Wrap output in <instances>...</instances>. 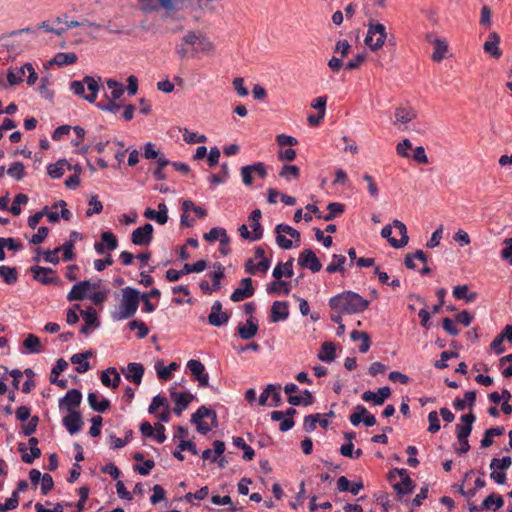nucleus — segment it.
Masks as SVG:
<instances>
[{"label": "nucleus", "instance_id": "obj_20", "mask_svg": "<svg viewBox=\"0 0 512 512\" xmlns=\"http://www.w3.org/2000/svg\"><path fill=\"white\" fill-rule=\"evenodd\" d=\"M240 285L241 286L236 288L231 294L230 298L233 302H240L254 295L255 290L252 286L251 278L242 279Z\"/></svg>", "mask_w": 512, "mask_h": 512}, {"label": "nucleus", "instance_id": "obj_15", "mask_svg": "<svg viewBox=\"0 0 512 512\" xmlns=\"http://www.w3.org/2000/svg\"><path fill=\"white\" fill-rule=\"evenodd\" d=\"M229 320V315L222 310L220 301H215L211 307V312L208 315V322L214 327L225 325Z\"/></svg>", "mask_w": 512, "mask_h": 512}, {"label": "nucleus", "instance_id": "obj_1", "mask_svg": "<svg viewBox=\"0 0 512 512\" xmlns=\"http://www.w3.org/2000/svg\"><path fill=\"white\" fill-rule=\"evenodd\" d=\"M214 49L213 42L205 33L189 30L175 46V53L181 60H186L212 53Z\"/></svg>", "mask_w": 512, "mask_h": 512}, {"label": "nucleus", "instance_id": "obj_27", "mask_svg": "<svg viewBox=\"0 0 512 512\" xmlns=\"http://www.w3.org/2000/svg\"><path fill=\"white\" fill-rule=\"evenodd\" d=\"M100 380L105 387L115 389L119 386L121 382V376L116 368L109 367L106 370L102 371Z\"/></svg>", "mask_w": 512, "mask_h": 512}, {"label": "nucleus", "instance_id": "obj_23", "mask_svg": "<svg viewBox=\"0 0 512 512\" xmlns=\"http://www.w3.org/2000/svg\"><path fill=\"white\" fill-rule=\"evenodd\" d=\"M391 395V390L388 386L380 387L377 392L370 390L362 394V400L365 402H373L375 405H382L387 398Z\"/></svg>", "mask_w": 512, "mask_h": 512}, {"label": "nucleus", "instance_id": "obj_44", "mask_svg": "<svg viewBox=\"0 0 512 512\" xmlns=\"http://www.w3.org/2000/svg\"><path fill=\"white\" fill-rule=\"evenodd\" d=\"M0 277L3 279V281L8 284L12 285L17 282L18 280V272L15 267H9L6 265L0 266Z\"/></svg>", "mask_w": 512, "mask_h": 512}, {"label": "nucleus", "instance_id": "obj_18", "mask_svg": "<svg viewBox=\"0 0 512 512\" xmlns=\"http://www.w3.org/2000/svg\"><path fill=\"white\" fill-rule=\"evenodd\" d=\"M118 246V240L116 236L110 232L106 231L101 234V242H96L94 244V249L97 254H104L105 250L113 251Z\"/></svg>", "mask_w": 512, "mask_h": 512}, {"label": "nucleus", "instance_id": "obj_28", "mask_svg": "<svg viewBox=\"0 0 512 512\" xmlns=\"http://www.w3.org/2000/svg\"><path fill=\"white\" fill-rule=\"evenodd\" d=\"M500 37L496 32H491L488 36V39L485 41L483 45V49L486 53L491 55L493 58H500L502 55V51L499 48Z\"/></svg>", "mask_w": 512, "mask_h": 512}, {"label": "nucleus", "instance_id": "obj_3", "mask_svg": "<svg viewBox=\"0 0 512 512\" xmlns=\"http://www.w3.org/2000/svg\"><path fill=\"white\" fill-rule=\"evenodd\" d=\"M140 301V292L132 287L122 289V299L118 308L111 314L115 321H122L131 318L137 312Z\"/></svg>", "mask_w": 512, "mask_h": 512}, {"label": "nucleus", "instance_id": "obj_19", "mask_svg": "<svg viewBox=\"0 0 512 512\" xmlns=\"http://www.w3.org/2000/svg\"><path fill=\"white\" fill-rule=\"evenodd\" d=\"M82 400V393L78 389L69 390L66 395L59 400V408H66L69 412L75 411Z\"/></svg>", "mask_w": 512, "mask_h": 512}, {"label": "nucleus", "instance_id": "obj_38", "mask_svg": "<svg viewBox=\"0 0 512 512\" xmlns=\"http://www.w3.org/2000/svg\"><path fill=\"white\" fill-rule=\"evenodd\" d=\"M204 239L209 242H213L219 240L223 243H229L230 238L227 235V232L222 227H214L208 233L204 234Z\"/></svg>", "mask_w": 512, "mask_h": 512}, {"label": "nucleus", "instance_id": "obj_26", "mask_svg": "<svg viewBox=\"0 0 512 512\" xmlns=\"http://www.w3.org/2000/svg\"><path fill=\"white\" fill-rule=\"evenodd\" d=\"M289 316V306L285 301H275L271 307L270 321L277 323L284 321Z\"/></svg>", "mask_w": 512, "mask_h": 512}, {"label": "nucleus", "instance_id": "obj_55", "mask_svg": "<svg viewBox=\"0 0 512 512\" xmlns=\"http://www.w3.org/2000/svg\"><path fill=\"white\" fill-rule=\"evenodd\" d=\"M65 160H59L54 164H49L47 167V173L51 178H60L65 172Z\"/></svg>", "mask_w": 512, "mask_h": 512}, {"label": "nucleus", "instance_id": "obj_24", "mask_svg": "<svg viewBox=\"0 0 512 512\" xmlns=\"http://www.w3.org/2000/svg\"><path fill=\"white\" fill-rule=\"evenodd\" d=\"M475 419L476 418L473 413H468L461 416V423L456 425L457 438H461L464 440L465 438L469 437Z\"/></svg>", "mask_w": 512, "mask_h": 512}, {"label": "nucleus", "instance_id": "obj_33", "mask_svg": "<svg viewBox=\"0 0 512 512\" xmlns=\"http://www.w3.org/2000/svg\"><path fill=\"white\" fill-rule=\"evenodd\" d=\"M98 392H90L87 400L90 407L96 412H105L110 407V401L106 398L99 400Z\"/></svg>", "mask_w": 512, "mask_h": 512}, {"label": "nucleus", "instance_id": "obj_35", "mask_svg": "<svg viewBox=\"0 0 512 512\" xmlns=\"http://www.w3.org/2000/svg\"><path fill=\"white\" fill-rule=\"evenodd\" d=\"M318 358L323 361L330 363L336 358V347L333 342H324L319 350Z\"/></svg>", "mask_w": 512, "mask_h": 512}, {"label": "nucleus", "instance_id": "obj_36", "mask_svg": "<svg viewBox=\"0 0 512 512\" xmlns=\"http://www.w3.org/2000/svg\"><path fill=\"white\" fill-rule=\"evenodd\" d=\"M416 117V112L411 107H400L395 111V123L407 124Z\"/></svg>", "mask_w": 512, "mask_h": 512}, {"label": "nucleus", "instance_id": "obj_45", "mask_svg": "<svg viewBox=\"0 0 512 512\" xmlns=\"http://www.w3.org/2000/svg\"><path fill=\"white\" fill-rule=\"evenodd\" d=\"M476 393L475 391H467L464 394V399L456 398L454 400V408L458 411L464 410L466 405L472 407L475 404Z\"/></svg>", "mask_w": 512, "mask_h": 512}, {"label": "nucleus", "instance_id": "obj_11", "mask_svg": "<svg viewBox=\"0 0 512 512\" xmlns=\"http://www.w3.org/2000/svg\"><path fill=\"white\" fill-rule=\"evenodd\" d=\"M349 420L354 426H358L361 422H363L366 427H372L376 424L375 416L370 414L363 405H357L355 407Z\"/></svg>", "mask_w": 512, "mask_h": 512}, {"label": "nucleus", "instance_id": "obj_54", "mask_svg": "<svg viewBox=\"0 0 512 512\" xmlns=\"http://www.w3.org/2000/svg\"><path fill=\"white\" fill-rule=\"evenodd\" d=\"M178 364L175 362L170 363L168 366H161L160 364H157L155 366L157 371V376L161 380H168L170 379L172 375V371H175L178 369Z\"/></svg>", "mask_w": 512, "mask_h": 512}, {"label": "nucleus", "instance_id": "obj_41", "mask_svg": "<svg viewBox=\"0 0 512 512\" xmlns=\"http://www.w3.org/2000/svg\"><path fill=\"white\" fill-rule=\"evenodd\" d=\"M328 213L326 215H317V218L323 219L324 221H331L338 215L344 212V205L339 202L329 203L327 206Z\"/></svg>", "mask_w": 512, "mask_h": 512}, {"label": "nucleus", "instance_id": "obj_50", "mask_svg": "<svg viewBox=\"0 0 512 512\" xmlns=\"http://www.w3.org/2000/svg\"><path fill=\"white\" fill-rule=\"evenodd\" d=\"M81 315L85 324L92 325L93 329L99 327L100 322L98 320L96 310L93 307H88L86 310L81 311Z\"/></svg>", "mask_w": 512, "mask_h": 512}, {"label": "nucleus", "instance_id": "obj_17", "mask_svg": "<svg viewBox=\"0 0 512 512\" xmlns=\"http://www.w3.org/2000/svg\"><path fill=\"white\" fill-rule=\"evenodd\" d=\"M187 368L190 370L191 374L195 377V379L199 382V386H208L209 376L207 373H205V367L199 360H189L187 363Z\"/></svg>", "mask_w": 512, "mask_h": 512}, {"label": "nucleus", "instance_id": "obj_31", "mask_svg": "<svg viewBox=\"0 0 512 512\" xmlns=\"http://www.w3.org/2000/svg\"><path fill=\"white\" fill-rule=\"evenodd\" d=\"M363 487L361 481L351 483L345 476H341L337 480V488L340 492H350L353 495H357Z\"/></svg>", "mask_w": 512, "mask_h": 512}, {"label": "nucleus", "instance_id": "obj_43", "mask_svg": "<svg viewBox=\"0 0 512 512\" xmlns=\"http://www.w3.org/2000/svg\"><path fill=\"white\" fill-rule=\"evenodd\" d=\"M18 450L22 453V461L27 464H32L35 459L41 456L39 447H30V454L26 453L27 447L24 443H19Z\"/></svg>", "mask_w": 512, "mask_h": 512}, {"label": "nucleus", "instance_id": "obj_59", "mask_svg": "<svg viewBox=\"0 0 512 512\" xmlns=\"http://www.w3.org/2000/svg\"><path fill=\"white\" fill-rule=\"evenodd\" d=\"M504 505L503 498L499 495L490 494L482 502V509H491L495 506L496 509L501 508Z\"/></svg>", "mask_w": 512, "mask_h": 512}, {"label": "nucleus", "instance_id": "obj_2", "mask_svg": "<svg viewBox=\"0 0 512 512\" xmlns=\"http://www.w3.org/2000/svg\"><path fill=\"white\" fill-rule=\"evenodd\" d=\"M329 307L333 315H352L364 312L369 301L353 291H343L329 299Z\"/></svg>", "mask_w": 512, "mask_h": 512}, {"label": "nucleus", "instance_id": "obj_64", "mask_svg": "<svg viewBox=\"0 0 512 512\" xmlns=\"http://www.w3.org/2000/svg\"><path fill=\"white\" fill-rule=\"evenodd\" d=\"M505 247L501 251V258L508 261L512 266V238H506L504 240Z\"/></svg>", "mask_w": 512, "mask_h": 512}, {"label": "nucleus", "instance_id": "obj_14", "mask_svg": "<svg viewBox=\"0 0 512 512\" xmlns=\"http://www.w3.org/2000/svg\"><path fill=\"white\" fill-rule=\"evenodd\" d=\"M62 424L71 435H74L81 431L84 422L79 411H71L63 417Z\"/></svg>", "mask_w": 512, "mask_h": 512}, {"label": "nucleus", "instance_id": "obj_46", "mask_svg": "<svg viewBox=\"0 0 512 512\" xmlns=\"http://www.w3.org/2000/svg\"><path fill=\"white\" fill-rule=\"evenodd\" d=\"M77 61V55L73 52L69 53H57L52 59V63L58 66H65L74 64Z\"/></svg>", "mask_w": 512, "mask_h": 512}, {"label": "nucleus", "instance_id": "obj_60", "mask_svg": "<svg viewBox=\"0 0 512 512\" xmlns=\"http://www.w3.org/2000/svg\"><path fill=\"white\" fill-rule=\"evenodd\" d=\"M7 174L16 180H22L25 177V166L22 162H14L8 168Z\"/></svg>", "mask_w": 512, "mask_h": 512}, {"label": "nucleus", "instance_id": "obj_61", "mask_svg": "<svg viewBox=\"0 0 512 512\" xmlns=\"http://www.w3.org/2000/svg\"><path fill=\"white\" fill-rule=\"evenodd\" d=\"M214 267L216 270L211 274V289L217 291L220 289V280L224 277V267L221 264H217Z\"/></svg>", "mask_w": 512, "mask_h": 512}, {"label": "nucleus", "instance_id": "obj_53", "mask_svg": "<svg viewBox=\"0 0 512 512\" xmlns=\"http://www.w3.org/2000/svg\"><path fill=\"white\" fill-rule=\"evenodd\" d=\"M279 176L287 181L298 179L300 170L296 165H284L279 172Z\"/></svg>", "mask_w": 512, "mask_h": 512}, {"label": "nucleus", "instance_id": "obj_49", "mask_svg": "<svg viewBox=\"0 0 512 512\" xmlns=\"http://www.w3.org/2000/svg\"><path fill=\"white\" fill-rule=\"evenodd\" d=\"M233 444L243 450V459L246 461H251L255 455L254 450L246 444L245 440L242 437H234Z\"/></svg>", "mask_w": 512, "mask_h": 512}, {"label": "nucleus", "instance_id": "obj_25", "mask_svg": "<svg viewBox=\"0 0 512 512\" xmlns=\"http://www.w3.org/2000/svg\"><path fill=\"white\" fill-rule=\"evenodd\" d=\"M158 210L155 211L151 208H147L144 211V217L157 222L160 225H164L168 221V208L165 203L158 204Z\"/></svg>", "mask_w": 512, "mask_h": 512}, {"label": "nucleus", "instance_id": "obj_63", "mask_svg": "<svg viewBox=\"0 0 512 512\" xmlns=\"http://www.w3.org/2000/svg\"><path fill=\"white\" fill-rule=\"evenodd\" d=\"M27 202H28L27 195L22 194V193L17 194L12 202L11 207H10V212L13 215L18 216L21 213L20 205L26 204Z\"/></svg>", "mask_w": 512, "mask_h": 512}, {"label": "nucleus", "instance_id": "obj_37", "mask_svg": "<svg viewBox=\"0 0 512 512\" xmlns=\"http://www.w3.org/2000/svg\"><path fill=\"white\" fill-rule=\"evenodd\" d=\"M283 276L291 278L293 276V259L291 258L285 263H279L273 270V277L276 280L281 279Z\"/></svg>", "mask_w": 512, "mask_h": 512}, {"label": "nucleus", "instance_id": "obj_8", "mask_svg": "<svg viewBox=\"0 0 512 512\" xmlns=\"http://www.w3.org/2000/svg\"><path fill=\"white\" fill-rule=\"evenodd\" d=\"M276 232V242L280 248L288 250L292 247L293 242L291 239H288L286 235H289L292 239L295 240L297 244L300 242V233L287 224H279L275 228Z\"/></svg>", "mask_w": 512, "mask_h": 512}, {"label": "nucleus", "instance_id": "obj_34", "mask_svg": "<svg viewBox=\"0 0 512 512\" xmlns=\"http://www.w3.org/2000/svg\"><path fill=\"white\" fill-rule=\"evenodd\" d=\"M270 265V259H265L263 261L255 263L253 259L250 258L245 262V271L251 275H255L258 272L266 273L270 268Z\"/></svg>", "mask_w": 512, "mask_h": 512}, {"label": "nucleus", "instance_id": "obj_57", "mask_svg": "<svg viewBox=\"0 0 512 512\" xmlns=\"http://www.w3.org/2000/svg\"><path fill=\"white\" fill-rule=\"evenodd\" d=\"M109 89H111V100H118L121 98V96L124 94L125 88L123 84L113 80L109 79L106 82Z\"/></svg>", "mask_w": 512, "mask_h": 512}, {"label": "nucleus", "instance_id": "obj_30", "mask_svg": "<svg viewBox=\"0 0 512 512\" xmlns=\"http://www.w3.org/2000/svg\"><path fill=\"white\" fill-rule=\"evenodd\" d=\"M393 227L398 230V233L400 234L401 238L391 239L390 245L397 249L405 247L409 241L406 225L403 222L395 219L393 220Z\"/></svg>", "mask_w": 512, "mask_h": 512}, {"label": "nucleus", "instance_id": "obj_51", "mask_svg": "<svg viewBox=\"0 0 512 512\" xmlns=\"http://www.w3.org/2000/svg\"><path fill=\"white\" fill-rule=\"evenodd\" d=\"M25 75L24 65L15 70H9L7 73V82L10 86H15L23 81Z\"/></svg>", "mask_w": 512, "mask_h": 512}, {"label": "nucleus", "instance_id": "obj_13", "mask_svg": "<svg viewBox=\"0 0 512 512\" xmlns=\"http://www.w3.org/2000/svg\"><path fill=\"white\" fill-rule=\"evenodd\" d=\"M96 285L92 284L90 281H81L72 286V289L67 294V300L68 301H76V300H83L87 296H89V292L92 288H95Z\"/></svg>", "mask_w": 512, "mask_h": 512}, {"label": "nucleus", "instance_id": "obj_58", "mask_svg": "<svg viewBox=\"0 0 512 512\" xmlns=\"http://www.w3.org/2000/svg\"><path fill=\"white\" fill-rule=\"evenodd\" d=\"M512 465V459L509 456H504L502 458H493L490 462V469L497 470L500 469L505 471L509 469Z\"/></svg>", "mask_w": 512, "mask_h": 512}, {"label": "nucleus", "instance_id": "obj_62", "mask_svg": "<svg viewBox=\"0 0 512 512\" xmlns=\"http://www.w3.org/2000/svg\"><path fill=\"white\" fill-rule=\"evenodd\" d=\"M19 505L18 491H13L10 498L6 499L5 503H0V512L14 510Z\"/></svg>", "mask_w": 512, "mask_h": 512}, {"label": "nucleus", "instance_id": "obj_5", "mask_svg": "<svg viewBox=\"0 0 512 512\" xmlns=\"http://www.w3.org/2000/svg\"><path fill=\"white\" fill-rule=\"evenodd\" d=\"M191 421L196 424L199 433L207 434L212 427L217 426V415L214 410L201 406L192 414Z\"/></svg>", "mask_w": 512, "mask_h": 512}, {"label": "nucleus", "instance_id": "obj_12", "mask_svg": "<svg viewBox=\"0 0 512 512\" xmlns=\"http://www.w3.org/2000/svg\"><path fill=\"white\" fill-rule=\"evenodd\" d=\"M298 264L303 268L311 270L313 273L319 272L322 268L318 257L311 249H305L300 253Z\"/></svg>", "mask_w": 512, "mask_h": 512}, {"label": "nucleus", "instance_id": "obj_16", "mask_svg": "<svg viewBox=\"0 0 512 512\" xmlns=\"http://www.w3.org/2000/svg\"><path fill=\"white\" fill-rule=\"evenodd\" d=\"M170 396L171 400L175 404L173 411L178 416L187 409L189 403L194 399L192 394L185 392L170 391Z\"/></svg>", "mask_w": 512, "mask_h": 512}, {"label": "nucleus", "instance_id": "obj_39", "mask_svg": "<svg viewBox=\"0 0 512 512\" xmlns=\"http://www.w3.org/2000/svg\"><path fill=\"white\" fill-rule=\"evenodd\" d=\"M346 262V257L342 254H334L332 256V261L327 265L326 271L330 274L339 272L344 274L345 268L344 264Z\"/></svg>", "mask_w": 512, "mask_h": 512}, {"label": "nucleus", "instance_id": "obj_48", "mask_svg": "<svg viewBox=\"0 0 512 512\" xmlns=\"http://www.w3.org/2000/svg\"><path fill=\"white\" fill-rule=\"evenodd\" d=\"M447 50V43L442 39H436L434 41V52L432 54V59L435 62H441L444 59Z\"/></svg>", "mask_w": 512, "mask_h": 512}, {"label": "nucleus", "instance_id": "obj_56", "mask_svg": "<svg viewBox=\"0 0 512 512\" xmlns=\"http://www.w3.org/2000/svg\"><path fill=\"white\" fill-rule=\"evenodd\" d=\"M23 346L27 349V353L40 352V340L34 334H29L23 341Z\"/></svg>", "mask_w": 512, "mask_h": 512}, {"label": "nucleus", "instance_id": "obj_32", "mask_svg": "<svg viewBox=\"0 0 512 512\" xmlns=\"http://www.w3.org/2000/svg\"><path fill=\"white\" fill-rule=\"evenodd\" d=\"M91 356H92L91 351H86L83 353H77V354L72 355L70 360L73 364L77 365L75 369L78 373L82 374V373L87 372L90 369V364L87 361V359L90 358Z\"/></svg>", "mask_w": 512, "mask_h": 512}, {"label": "nucleus", "instance_id": "obj_10", "mask_svg": "<svg viewBox=\"0 0 512 512\" xmlns=\"http://www.w3.org/2000/svg\"><path fill=\"white\" fill-rule=\"evenodd\" d=\"M153 226L146 223L136 228L131 234V242L137 246H147L153 239Z\"/></svg>", "mask_w": 512, "mask_h": 512}, {"label": "nucleus", "instance_id": "obj_9", "mask_svg": "<svg viewBox=\"0 0 512 512\" xmlns=\"http://www.w3.org/2000/svg\"><path fill=\"white\" fill-rule=\"evenodd\" d=\"M30 270L33 274V278L43 285L60 283L55 270L52 268L35 265L32 266Z\"/></svg>", "mask_w": 512, "mask_h": 512}, {"label": "nucleus", "instance_id": "obj_42", "mask_svg": "<svg viewBox=\"0 0 512 512\" xmlns=\"http://www.w3.org/2000/svg\"><path fill=\"white\" fill-rule=\"evenodd\" d=\"M453 296L458 300L464 299L467 303H470L476 299L477 294L469 292L467 285H458L453 289Z\"/></svg>", "mask_w": 512, "mask_h": 512}, {"label": "nucleus", "instance_id": "obj_7", "mask_svg": "<svg viewBox=\"0 0 512 512\" xmlns=\"http://www.w3.org/2000/svg\"><path fill=\"white\" fill-rule=\"evenodd\" d=\"M386 38V27L379 22L370 21L365 37V44L371 50L376 51L384 45Z\"/></svg>", "mask_w": 512, "mask_h": 512}, {"label": "nucleus", "instance_id": "obj_40", "mask_svg": "<svg viewBox=\"0 0 512 512\" xmlns=\"http://www.w3.org/2000/svg\"><path fill=\"white\" fill-rule=\"evenodd\" d=\"M314 397L309 390H304L302 395H290L288 402L293 406H309L313 403Z\"/></svg>", "mask_w": 512, "mask_h": 512}, {"label": "nucleus", "instance_id": "obj_4", "mask_svg": "<svg viewBox=\"0 0 512 512\" xmlns=\"http://www.w3.org/2000/svg\"><path fill=\"white\" fill-rule=\"evenodd\" d=\"M99 89V80L92 76H85L82 81H72L70 83V90L89 103H95Z\"/></svg>", "mask_w": 512, "mask_h": 512}, {"label": "nucleus", "instance_id": "obj_22", "mask_svg": "<svg viewBox=\"0 0 512 512\" xmlns=\"http://www.w3.org/2000/svg\"><path fill=\"white\" fill-rule=\"evenodd\" d=\"M144 371L145 369L142 364L132 362L129 363L125 369H123V374L128 381L139 386L142 382Z\"/></svg>", "mask_w": 512, "mask_h": 512}, {"label": "nucleus", "instance_id": "obj_47", "mask_svg": "<svg viewBox=\"0 0 512 512\" xmlns=\"http://www.w3.org/2000/svg\"><path fill=\"white\" fill-rule=\"evenodd\" d=\"M505 432L504 427H494L487 429L484 433V436L481 440L482 447H490L493 444L494 436H501Z\"/></svg>", "mask_w": 512, "mask_h": 512}, {"label": "nucleus", "instance_id": "obj_52", "mask_svg": "<svg viewBox=\"0 0 512 512\" xmlns=\"http://www.w3.org/2000/svg\"><path fill=\"white\" fill-rule=\"evenodd\" d=\"M280 291H283V293L285 295H288L290 293V287H289V284L285 281H282V280H277V281H273L271 282L268 286H267V292L269 294H279Z\"/></svg>", "mask_w": 512, "mask_h": 512}, {"label": "nucleus", "instance_id": "obj_21", "mask_svg": "<svg viewBox=\"0 0 512 512\" xmlns=\"http://www.w3.org/2000/svg\"><path fill=\"white\" fill-rule=\"evenodd\" d=\"M395 473L399 476V482L393 484V488L400 495L410 494L413 490L412 480L405 469H396Z\"/></svg>", "mask_w": 512, "mask_h": 512}, {"label": "nucleus", "instance_id": "obj_6", "mask_svg": "<svg viewBox=\"0 0 512 512\" xmlns=\"http://www.w3.org/2000/svg\"><path fill=\"white\" fill-rule=\"evenodd\" d=\"M262 217V213L260 209L253 210L249 217L248 221L250 223V227L252 228V231L248 230L247 225L242 224L238 228V232L241 238L249 241H258L263 237V227L260 223Z\"/></svg>", "mask_w": 512, "mask_h": 512}, {"label": "nucleus", "instance_id": "obj_29", "mask_svg": "<svg viewBox=\"0 0 512 512\" xmlns=\"http://www.w3.org/2000/svg\"><path fill=\"white\" fill-rule=\"evenodd\" d=\"M237 330H238V334L241 339L250 340L257 334V331H258L257 320L253 317H250L249 319H247L246 324L239 325Z\"/></svg>", "mask_w": 512, "mask_h": 512}]
</instances>
